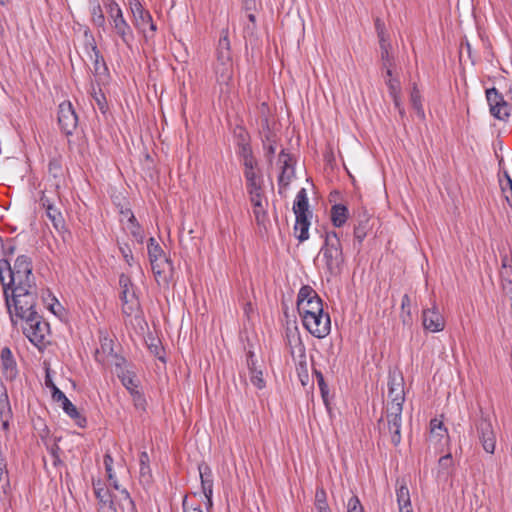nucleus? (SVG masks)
<instances>
[{"instance_id":"1","label":"nucleus","mask_w":512,"mask_h":512,"mask_svg":"<svg viewBox=\"0 0 512 512\" xmlns=\"http://www.w3.org/2000/svg\"><path fill=\"white\" fill-rule=\"evenodd\" d=\"M0 283L12 326L19 327L31 344L44 350L50 343L51 331L49 323L38 311L39 292L31 257L17 256L13 267L1 260Z\"/></svg>"},{"instance_id":"2","label":"nucleus","mask_w":512,"mask_h":512,"mask_svg":"<svg viewBox=\"0 0 512 512\" xmlns=\"http://www.w3.org/2000/svg\"><path fill=\"white\" fill-rule=\"evenodd\" d=\"M215 56L214 72L216 80L220 86H225L228 89L234 76V61L228 29L221 30Z\"/></svg>"},{"instance_id":"3","label":"nucleus","mask_w":512,"mask_h":512,"mask_svg":"<svg viewBox=\"0 0 512 512\" xmlns=\"http://www.w3.org/2000/svg\"><path fill=\"white\" fill-rule=\"evenodd\" d=\"M119 289L122 313L126 321L132 322V319L136 321L142 320V310L136 293V287L131 278L124 273L119 276Z\"/></svg>"},{"instance_id":"4","label":"nucleus","mask_w":512,"mask_h":512,"mask_svg":"<svg viewBox=\"0 0 512 512\" xmlns=\"http://www.w3.org/2000/svg\"><path fill=\"white\" fill-rule=\"evenodd\" d=\"M325 262L327 273L330 276L340 274L344 262L341 241L336 232H328L325 236V242L320 250Z\"/></svg>"},{"instance_id":"5","label":"nucleus","mask_w":512,"mask_h":512,"mask_svg":"<svg viewBox=\"0 0 512 512\" xmlns=\"http://www.w3.org/2000/svg\"><path fill=\"white\" fill-rule=\"evenodd\" d=\"M471 433L475 435L478 443L488 454H494L496 449V432L491 418L480 410V416L471 425Z\"/></svg>"},{"instance_id":"6","label":"nucleus","mask_w":512,"mask_h":512,"mask_svg":"<svg viewBox=\"0 0 512 512\" xmlns=\"http://www.w3.org/2000/svg\"><path fill=\"white\" fill-rule=\"evenodd\" d=\"M293 212L296 217L294 225V235L299 242H304L309 238L310 221L308 220L309 202L305 188H301L293 203Z\"/></svg>"},{"instance_id":"7","label":"nucleus","mask_w":512,"mask_h":512,"mask_svg":"<svg viewBox=\"0 0 512 512\" xmlns=\"http://www.w3.org/2000/svg\"><path fill=\"white\" fill-rule=\"evenodd\" d=\"M129 5L134 26L139 32L143 33L145 38L153 37L157 27L150 12L144 8L139 0H130Z\"/></svg>"},{"instance_id":"8","label":"nucleus","mask_w":512,"mask_h":512,"mask_svg":"<svg viewBox=\"0 0 512 512\" xmlns=\"http://www.w3.org/2000/svg\"><path fill=\"white\" fill-rule=\"evenodd\" d=\"M323 309V303L316 291L309 285L300 288L297 296V310L302 319Z\"/></svg>"},{"instance_id":"9","label":"nucleus","mask_w":512,"mask_h":512,"mask_svg":"<svg viewBox=\"0 0 512 512\" xmlns=\"http://www.w3.org/2000/svg\"><path fill=\"white\" fill-rule=\"evenodd\" d=\"M107 14L112 32L121 39L127 48L132 49L135 36L132 27L124 17L122 9L119 8Z\"/></svg>"},{"instance_id":"10","label":"nucleus","mask_w":512,"mask_h":512,"mask_svg":"<svg viewBox=\"0 0 512 512\" xmlns=\"http://www.w3.org/2000/svg\"><path fill=\"white\" fill-rule=\"evenodd\" d=\"M402 410L397 408H387L386 421L382 418L378 421L379 429L382 433L388 434L394 446L401 442V424Z\"/></svg>"},{"instance_id":"11","label":"nucleus","mask_w":512,"mask_h":512,"mask_svg":"<svg viewBox=\"0 0 512 512\" xmlns=\"http://www.w3.org/2000/svg\"><path fill=\"white\" fill-rule=\"evenodd\" d=\"M302 323L310 334L319 339L325 338L331 331L330 316L323 309L317 310L313 315L308 314V317L302 319Z\"/></svg>"},{"instance_id":"12","label":"nucleus","mask_w":512,"mask_h":512,"mask_svg":"<svg viewBox=\"0 0 512 512\" xmlns=\"http://www.w3.org/2000/svg\"><path fill=\"white\" fill-rule=\"evenodd\" d=\"M388 406L387 408H397L403 410L405 401L404 383L401 375L390 374L388 380Z\"/></svg>"},{"instance_id":"13","label":"nucleus","mask_w":512,"mask_h":512,"mask_svg":"<svg viewBox=\"0 0 512 512\" xmlns=\"http://www.w3.org/2000/svg\"><path fill=\"white\" fill-rule=\"evenodd\" d=\"M486 99L489 105L490 113L499 120H505L509 117V107L501 93L496 88L486 90Z\"/></svg>"},{"instance_id":"14","label":"nucleus","mask_w":512,"mask_h":512,"mask_svg":"<svg viewBox=\"0 0 512 512\" xmlns=\"http://www.w3.org/2000/svg\"><path fill=\"white\" fill-rule=\"evenodd\" d=\"M58 123L66 135H71L78 124V117L71 102H63L58 109Z\"/></svg>"},{"instance_id":"15","label":"nucleus","mask_w":512,"mask_h":512,"mask_svg":"<svg viewBox=\"0 0 512 512\" xmlns=\"http://www.w3.org/2000/svg\"><path fill=\"white\" fill-rule=\"evenodd\" d=\"M422 324L425 330L432 333L444 330L445 320L435 302L431 308L423 309Z\"/></svg>"},{"instance_id":"16","label":"nucleus","mask_w":512,"mask_h":512,"mask_svg":"<svg viewBox=\"0 0 512 512\" xmlns=\"http://www.w3.org/2000/svg\"><path fill=\"white\" fill-rule=\"evenodd\" d=\"M279 162L281 163V172L278 177L279 193L282 194L290 184L294 177V167L292 165V157L285 153L284 150L279 154Z\"/></svg>"},{"instance_id":"17","label":"nucleus","mask_w":512,"mask_h":512,"mask_svg":"<svg viewBox=\"0 0 512 512\" xmlns=\"http://www.w3.org/2000/svg\"><path fill=\"white\" fill-rule=\"evenodd\" d=\"M249 199L253 207V214L257 224H264L267 220V206L268 200L265 197L263 190L248 193Z\"/></svg>"},{"instance_id":"18","label":"nucleus","mask_w":512,"mask_h":512,"mask_svg":"<svg viewBox=\"0 0 512 512\" xmlns=\"http://www.w3.org/2000/svg\"><path fill=\"white\" fill-rule=\"evenodd\" d=\"M0 366L6 380L12 381L17 377V363L9 347H3L0 351Z\"/></svg>"},{"instance_id":"19","label":"nucleus","mask_w":512,"mask_h":512,"mask_svg":"<svg viewBox=\"0 0 512 512\" xmlns=\"http://www.w3.org/2000/svg\"><path fill=\"white\" fill-rule=\"evenodd\" d=\"M124 229L138 242L143 243L144 232L131 210L121 211Z\"/></svg>"},{"instance_id":"20","label":"nucleus","mask_w":512,"mask_h":512,"mask_svg":"<svg viewBox=\"0 0 512 512\" xmlns=\"http://www.w3.org/2000/svg\"><path fill=\"white\" fill-rule=\"evenodd\" d=\"M396 499L399 512H414L410 492L405 479H398L396 481Z\"/></svg>"},{"instance_id":"21","label":"nucleus","mask_w":512,"mask_h":512,"mask_svg":"<svg viewBox=\"0 0 512 512\" xmlns=\"http://www.w3.org/2000/svg\"><path fill=\"white\" fill-rule=\"evenodd\" d=\"M198 469L201 479L202 491L205 498L207 499V506H212L213 480L211 470L207 465H199Z\"/></svg>"},{"instance_id":"22","label":"nucleus","mask_w":512,"mask_h":512,"mask_svg":"<svg viewBox=\"0 0 512 512\" xmlns=\"http://www.w3.org/2000/svg\"><path fill=\"white\" fill-rule=\"evenodd\" d=\"M256 165L244 166V176L246 179L247 192H257L263 190V180L260 175L257 174Z\"/></svg>"},{"instance_id":"23","label":"nucleus","mask_w":512,"mask_h":512,"mask_svg":"<svg viewBox=\"0 0 512 512\" xmlns=\"http://www.w3.org/2000/svg\"><path fill=\"white\" fill-rule=\"evenodd\" d=\"M240 141L238 142V155L242 160L243 166L257 165V161L253 156L252 148L249 144L247 135L240 134Z\"/></svg>"},{"instance_id":"24","label":"nucleus","mask_w":512,"mask_h":512,"mask_svg":"<svg viewBox=\"0 0 512 512\" xmlns=\"http://www.w3.org/2000/svg\"><path fill=\"white\" fill-rule=\"evenodd\" d=\"M247 366L250 373V382L257 388L263 389L266 386V382L263 377L261 370L256 368V360L253 352H249L247 357Z\"/></svg>"},{"instance_id":"25","label":"nucleus","mask_w":512,"mask_h":512,"mask_svg":"<svg viewBox=\"0 0 512 512\" xmlns=\"http://www.w3.org/2000/svg\"><path fill=\"white\" fill-rule=\"evenodd\" d=\"M287 345L290 348V353L294 357L295 353L298 352L300 357H305V347L301 341L300 334L297 327L287 329L286 331Z\"/></svg>"},{"instance_id":"26","label":"nucleus","mask_w":512,"mask_h":512,"mask_svg":"<svg viewBox=\"0 0 512 512\" xmlns=\"http://www.w3.org/2000/svg\"><path fill=\"white\" fill-rule=\"evenodd\" d=\"M139 480L144 485L152 482V471L150 467V458L146 451H142L139 455Z\"/></svg>"},{"instance_id":"27","label":"nucleus","mask_w":512,"mask_h":512,"mask_svg":"<svg viewBox=\"0 0 512 512\" xmlns=\"http://www.w3.org/2000/svg\"><path fill=\"white\" fill-rule=\"evenodd\" d=\"M119 377L121 379L123 386L131 393L134 400L136 402H138V401L143 402L144 399H143L141 393L137 389L138 381L135 378V376L131 372L126 371V372H123L122 375H120Z\"/></svg>"},{"instance_id":"28","label":"nucleus","mask_w":512,"mask_h":512,"mask_svg":"<svg viewBox=\"0 0 512 512\" xmlns=\"http://www.w3.org/2000/svg\"><path fill=\"white\" fill-rule=\"evenodd\" d=\"M91 22L94 26L104 28L106 19L99 0H88Z\"/></svg>"},{"instance_id":"29","label":"nucleus","mask_w":512,"mask_h":512,"mask_svg":"<svg viewBox=\"0 0 512 512\" xmlns=\"http://www.w3.org/2000/svg\"><path fill=\"white\" fill-rule=\"evenodd\" d=\"M349 216L348 208L343 204H335L331 208V220L335 227H342Z\"/></svg>"},{"instance_id":"30","label":"nucleus","mask_w":512,"mask_h":512,"mask_svg":"<svg viewBox=\"0 0 512 512\" xmlns=\"http://www.w3.org/2000/svg\"><path fill=\"white\" fill-rule=\"evenodd\" d=\"M147 250L150 262L166 261V255L160 246V244L156 241L155 238L151 237L147 243Z\"/></svg>"},{"instance_id":"31","label":"nucleus","mask_w":512,"mask_h":512,"mask_svg":"<svg viewBox=\"0 0 512 512\" xmlns=\"http://www.w3.org/2000/svg\"><path fill=\"white\" fill-rule=\"evenodd\" d=\"M454 465L453 457L450 453L442 456L438 461V479H446L451 473Z\"/></svg>"},{"instance_id":"32","label":"nucleus","mask_w":512,"mask_h":512,"mask_svg":"<svg viewBox=\"0 0 512 512\" xmlns=\"http://www.w3.org/2000/svg\"><path fill=\"white\" fill-rule=\"evenodd\" d=\"M10 489V482L5 459L0 452V500H2Z\"/></svg>"},{"instance_id":"33","label":"nucleus","mask_w":512,"mask_h":512,"mask_svg":"<svg viewBox=\"0 0 512 512\" xmlns=\"http://www.w3.org/2000/svg\"><path fill=\"white\" fill-rule=\"evenodd\" d=\"M62 409L79 427L83 428L86 426V418L77 410L76 406L70 400L62 405Z\"/></svg>"},{"instance_id":"34","label":"nucleus","mask_w":512,"mask_h":512,"mask_svg":"<svg viewBox=\"0 0 512 512\" xmlns=\"http://www.w3.org/2000/svg\"><path fill=\"white\" fill-rule=\"evenodd\" d=\"M46 215L49 218V220L52 222L53 227L58 231L61 232L65 229V220L61 213V211L55 207V205L48 210H46Z\"/></svg>"},{"instance_id":"35","label":"nucleus","mask_w":512,"mask_h":512,"mask_svg":"<svg viewBox=\"0 0 512 512\" xmlns=\"http://www.w3.org/2000/svg\"><path fill=\"white\" fill-rule=\"evenodd\" d=\"M499 185L506 202L512 207V179L507 172H504L503 176L499 177Z\"/></svg>"},{"instance_id":"36","label":"nucleus","mask_w":512,"mask_h":512,"mask_svg":"<svg viewBox=\"0 0 512 512\" xmlns=\"http://www.w3.org/2000/svg\"><path fill=\"white\" fill-rule=\"evenodd\" d=\"M11 408L8 399L7 390L4 384L0 381V417L7 418L10 415Z\"/></svg>"},{"instance_id":"37","label":"nucleus","mask_w":512,"mask_h":512,"mask_svg":"<svg viewBox=\"0 0 512 512\" xmlns=\"http://www.w3.org/2000/svg\"><path fill=\"white\" fill-rule=\"evenodd\" d=\"M447 435V429L444 427L442 421L434 418L430 421V437L436 441H440Z\"/></svg>"},{"instance_id":"38","label":"nucleus","mask_w":512,"mask_h":512,"mask_svg":"<svg viewBox=\"0 0 512 512\" xmlns=\"http://www.w3.org/2000/svg\"><path fill=\"white\" fill-rule=\"evenodd\" d=\"M410 101L413 109L416 111L417 116L420 119L425 118L424 109L421 103V94L420 91L416 88V86L413 87L411 94H410Z\"/></svg>"},{"instance_id":"39","label":"nucleus","mask_w":512,"mask_h":512,"mask_svg":"<svg viewBox=\"0 0 512 512\" xmlns=\"http://www.w3.org/2000/svg\"><path fill=\"white\" fill-rule=\"evenodd\" d=\"M93 487L95 496L101 504L106 505L112 503L109 490L105 488L100 481L93 483Z\"/></svg>"},{"instance_id":"40","label":"nucleus","mask_w":512,"mask_h":512,"mask_svg":"<svg viewBox=\"0 0 512 512\" xmlns=\"http://www.w3.org/2000/svg\"><path fill=\"white\" fill-rule=\"evenodd\" d=\"M108 480L110 481V484L113 486L114 489L120 491V493L123 495L125 499H128L130 502H132L129 492L123 488L121 489V486L116 478L115 472L113 467H110L109 470H105Z\"/></svg>"},{"instance_id":"41","label":"nucleus","mask_w":512,"mask_h":512,"mask_svg":"<svg viewBox=\"0 0 512 512\" xmlns=\"http://www.w3.org/2000/svg\"><path fill=\"white\" fill-rule=\"evenodd\" d=\"M391 45L380 47L382 66H395L394 56L391 53Z\"/></svg>"},{"instance_id":"42","label":"nucleus","mask_w":512,"mask_h":512,"mask_svg":"<svg viewBox=\"0 0 512 512\" xmlns=\"http://www.w3.org/2000/svg\"><path fill=\"white\" fill-rule=\"evenodd\" d=\"M411 300L408 294L403 295L401 301V310H402V318L403 323L406 324L411 318Z\"/></svg>"},{"instance_id":"43","label":"nucleus","mask_w":512,"mask_h":512,"mask_svg":"<svg viewBox=\"0 0 512 512\" xmlns=\"http://www.w3.org/2000/svg\"><path fill=\"white\" fill-rule=\"evenodd\" d=\"M42 298H43V301L45 302L46 307L48 308V310L51 311L54 315H58V310L56 308L61 309V305L58 302V300L54 296H51L49 291H48V298L49 299H46L44 297V295H42Z\"/></svg>"},{"instance_id":"44","label":"nucleus","mask_w":512,"mask_h":512,"mask_svg":"<svg viewBox=\"0 0 512 512\" xmlns=\"http://www.w3.org/2000/svg\"><path fill=\"white\" fill-rule=\"evenodd\" d=\"M390 95L401 94V83L398 78H389L385 80Z\"/></svg>"},{"instance_id":"45","label":"nucleus","mask_w":512,"mask_h":512,"mask_svg":"<svg viewBox=\"0 0 512 512\" xmlns=\"http://www.w3.org/2000/svg\"><path fill=\"white\" fill-rule=\"evenodd\" d=\"M347 512H364V508L357 496H352L347 502Z\"/></svg>"},{"instance_id":"46","label":"nucleus","mask_w":512,"mask_h":512,"mask_svg":"<svg viewBox=\"0 0 512 512\" xmlns=\"http://www.w3.org/2000/svg\"><path fill=\"white\" fill-rule=\"evenodd\" d=\"M150 263H151V267H152V270L155 275H161L162 272L164 271L165 265H167V266L171 265L168 258H166V261L157 260V262H150Z\"/></svg>"},{"instance_id":"47","label":"nucleus","mask_w":512,"mask_h":512,"mask_svg":"<svg viewBox=\"0 0 512 512\" xmlns=\"http://www.w3.org/2000/svg\"><path fill=\"white\" fill-rule=\"evenodd\" d=\"M92 51H93V53H94V57H95V59H94L95 71H96V72H99V70H100V62H101V66H102V68L105 70V69H106V65H105L104 59H103V57L100 55V52H99V50L97 49V47H96V46H94V47L92 48Z\"/></svg>"},{"instance_id":"48","label":"nucleus","mask_w":512,"mask_h":512,"mask_svg":"<svg viewBox=\"0 0 512 512\" xmlns=\"http://www.w3.org/2000/svg\"><path fill=\"white\" fill-rule=\"evenodd\" d=\"M51 394H52L53 400L58 403H61V406L69 400L66 397V395L58 387H53Z\"/></svg>"},{"instance_id":"49","label":"nucleus","mask_w":512,"mask_h":512,"mask_svg":"<svg viewBox=\"0 0 512 512\" xmlns=\"http://www.w3.org/2000/svg\"><path fill=\"white\" fill-rule=\"evenodd\" d=\"M314 375L316 377L319 389H320L322 395L324 396L328 392V387L325 383L324 376L320 371H317V370L314 371Z\"/></svg>"},{"instance_id":"50","label":"nucleus","mask_w":512,"mask_h":512,"mask_svg":"<svg viewBox=\"0 0 512 512\" xmlns=\"http://www.w3.org/2000/svg\"><path fill=\"white\" fill-rule=\"evenodd\" d=\"M101 350L107 353V357H116L113 353L112 340L105 338L101 343Z\"/></svg>"},{"instance_id":"51","label":"nucleus","mask_w":512,"mask_h":512,"mask_svg":"<svg viewBox=\"0 0 512 512\" xmlns=\"http://www.w3.org/2000/svg\"><path fill=\"white\" fill-rule=\"evenodd\" d=\"M120 251H121V254L125 260V262L131 266L132 265V262H133V255H132V251L131 249L129 248V246L125 245L124 247H120Z\"/></svg>"},{"instance_id":"52","label":"nucleus","mask_w":512,"mask_h":512,"mask_svg":"<svg viewBox=\"0 0 512 512\" xmlns=\"http://www.w3.org/2000/svg\"><path fill=\"white\" fill-rule=\"evenodd\" d=\"M102 3L107 13L120 8L119 4L115 0H102Z\"/></svg>"},{"instance_id":"53","label":"nucleus","mask_w":512,"mask_h":512,"mask_svg":"<svg viewBox=\"0 0 512 512\" xmlns=\"http://www.w3.org/2000/svg\"><path fill=\"white\" fill-rule=\"evenodd\" d=\"M366 236V230L365 227L362 225H358L354 228V237L359 241L362 242L363 239Z\"/></svg>"},{"instance_id":"54","label":"nucleus","mask_w":512,"mask_h":512,"mask_svg":"<svg viewBox=\"0 0 512 512\" xmlns=\"http://www.w3.org/2000/svg\"><path fill=\"white\" fill-rule=\"evenodd\" d=\"M183 512H209L208 510L204 511L200 505L196 506H187L186 498L183 501Z\"/></svg>"},{"instance_id":"55","label":"nucleus","mask_w":512,"mask_h":512,"mask_svg":"<svg viewBox=\"0 0 512 512\" xmlns=\"http://www.w3.org/2000/svg\"><path fill=\"white\" fill-rule=\"evenodd\" d=\"M40 204L42 205V207L45 210H48L49 208L54 206L53 201L47 195H45L44 193L40 197Z\"/></svg>"},{"instance_id":"56","label":"nucleus","mask_w":512,"mask_h":512,"mask_svg":"<svg viewBox=\"0 0 512 512\" xmlns=\"http://www.w3.org/2000/svg\"><path fill=\"white\" fill-rule=\"evenodd\" d=\"M45 386L49 388L51 391L53 390V387H57L52 380L49 368L46 369Z\"/></svg>"},{"instance_id":"57","label":"nucleus","mask_w":512,"mask_h":512,"mask_svg":"<svg viewBox=\"0 0 512 512\" xmlns=\"http://www.w3.org/2000/svg\"><path fill=\"white\" fill-rule=\"evenodd\" d=\"M48 168L54 177H57V172L61 169L60 164L55 160L49 162Z\"/></svg>"},{"instance_id":"58","label":"nucleus","mask_w":512,"mask_h":512,"mask_svg":"<svg viewBox=\"0 0 512 512\" xmlns=\"http://www.w3.org/2000/svg\"><path fill=\"white\" fill-rule=\"evenodd\" d=\"M113 457L109 452H106L104 455V467L105 470H109L110 467H113Z\"/></svg>"},{"instance_id":"59","label":"nucleus","mask_w":512,"mask_h":512,"mask_svg":"<svg viewBox=\"0 0 512 512\" xmlns=\"http://www.w3.org/2000/svg\"><path fill=\"white\" fill-rule=\"evenodd\" d=\"M375 29H376L377 34H383V32L386 31L385 24L380 18H377L375 20Z\"/></svg>"},{"instance_id":"60","label":"nucleus","mask_w":512,"mask_h":512,"mask_svg":"<svg viewBox=\"0 0 512 512\" xmlns=\"http://www.w3.org/2000/svg\"><path fill=\"white\" fill-rule=\"evenodd\" d=\"M317 512H331L325 500H319V503L317 504Z\"/></svg>"},{"instance_id":"61","label":"nucleus","mask_w":512,"mask_h":512,"mask_svg":"<svg viewBox=\"0 0 512 512\" xmlns=\"http://www.w3.org/2000/svg\"><path fill=\"white\" fill-rule=\"evenodd\" d=\"M378 35V38H379V46L382 47V45H391L389 39H388V35L385 32H383V34H377Z\"/></svg>"},{"instance_id":"62","label":"nucleus","mask_w":512,"mask_h":512,"mask_svg":"<svg viewBox=\"0 0 512 512\" xmlns=\"http://www.w3.org/2000/svg\"><path fill=\"white\" fill-rule=\"evenodd\" d=\"M1 249L3 250V255H4L3 258L7 259L8 256L14 254L15 246H13L11 244L9 246L4 245V248H1Z\"/></svg>"},{"instance_id":"63","label":"nucleus","mask_w":512,"mask_h":512,"mask_svg":"<svg viewBox=\"0 0 512 512\" xmlns=\"http://www.w3.org/2000/svg\"><path fill=\"white\" fill-rule=\"evenodd\" d=\"M396 109L403 107L401 103V94L390 95Z\"/></svg>"},{"instance_id":"64","label":"nucleus","mask_w":512,"mask_h":512,"mask_svg":"<svg viewBox=\"0 0 512 512\" xmlns=\"http://www.w3.org/2000/svg\"><path fill=\"white\" fill-rule=\"evenodd\" d=\"M394 66H383V68L386 70V77L387 79L389 78H394L393 77V72H392V69H393Z\"/></svg>"}]
</instances>
